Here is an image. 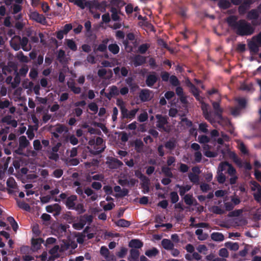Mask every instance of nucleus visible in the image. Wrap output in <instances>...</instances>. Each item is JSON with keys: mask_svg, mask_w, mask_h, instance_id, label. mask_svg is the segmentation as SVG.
<instances>
[{"mask_svg": "<svg viewBox=\"0 0 261 261\" xmlns=\"http://www.w3.org/2000/svg\"><path fill=\"white\" fill-rule=\"evenodd\" d=\"M109 41L108 38H106L102 41L101 44H99L97 48H94V51L95 53L97 51H100L101 53H106L107 50V44Z\"/></svg>", "mask_w": 261, "mask_h": 261, "instance_id": "dca6fc26", "label": "nucleus"}, {"mask_svg": "<svg viewBox=\"0 0 261 261\" xmlns=\"http://www.w3.org/2000/svg\"><path fill=\"white\" fill-rule=\"evenodd\" d=\"M43 242V240L41 238L34 239L33 238L32 239V250H37L40 248L41 244Z\"/></svg>", "mask_w": 261, "mask_h": 261, "instance_id": "4be33fe9", "label": "nucleus"}, {"mask_svg": "<svg viewBox=\"0 0 261 261\" xmlns=\"http://www.w3.org/2000/svg\"><path fill=\"white\" fill-rule=\"evenodd\" d=\"M135 149L138 153H141L143 151L144 144L140 139H136L134 142Z\"/></svg>", "mask_w": 261, "mask_h": 261, "instance_id": "412c9836", "label": "nucleus"}, {"mask_svg": "<svg viewBox=\"0 0 261 261\" xmlns=\"http://www.w3.org/2000/svg\"><path fill=\"white\" fill-rule=\"evenodd\" d=\"M198 142L201 144H205L210 142V138L207 136L201 135L199 136L198 138Z\"/></svg>", "mask_w": 261, "mask_h": 261, "instance_id": "864d4df0", "label": "nucleus"}, {"mask_svg": "<svg viewBox=\"0 0 261 261\" xmlns=\"http://www.w3.org/2000/svg\"><path fill=\"white\" fill-rule=\"evenodd\" d=\"M109 166L111 169H117L123 165V163L117 159L112 158L108 162Z\"/></svg>", "mask_w": 261, "mask_h": 261, "instance_id": "f3484780", "label": "nucleus"}, {"mask_svg": "<svg viewBox=\"0 0 261 261\" xmlns=\"http://www.w3.org/2000/svg\"><path fill=\"white\" fill-rule=\"evenodd\" d=\"M161 244L163 247L167 250H170L173 249V247L174 246L171 241L167 239H163L161 242Z\"/></svg>", "mask_w": 261, "mask_h": 261, "instance_id": "5701e85b", "label": "nucleus"}, {"mask_svg": "<svg viewBox=\"0 0 261 261\" xmlns=\"http://www.w3.org/2000/svg\"><path fill=\"white\" fill-rule=\"evenodd\" d=\"M218 6L220 9L226 10L231 7V4L227 0H220L218 2Z\"/></svg>", "mask_w": 261, "mask_h": 261, "instance_id": "a878e982", "label": "nucleus"}, {"mask_svg": "<svg viewBox=\"0 0 261 261\" xmlns=\"http://www.w3.org/2000/svg\"><path fill=\"white\" fill-rule=\"evenodd\" d=\"M103 140L100 137H97L95 140V144L93 147V149H90L88 147L89 151L90 153L96 155L104 151L106 148V145L104 144Z\"/></svg>", "mask_w": 261, "mask_h": 261, "instance_id": "f03ea898", "label": "nucleus"}, {"mask_svg": "<svg viewBox=\"0 0 261 261\" xmlns=\"http://www.w3.org/2000/svg\"><path fill=\"white\" fill-rule=\"evenodd\" d=\"M161 170L166 177L169 178H172L173 177L171 168L167 166H163L161 168Z\"/></svg>", "mask_w": 261, "mask_h": 261, "instance_id": "2f4dec72", "label": "nucleus"}, {"mask_svg": "<svg viewBox=\"0 0 261 261\" xmlns=\"http://www.w3.org/2000/svg\"><path fill=\"white\" fill-rule=\"evenodd\" d=\"M159 80L157 73L155 71L150 72L147 75L145 80V84L149 87H152Z\"/></svg>", "mask_w": 261, "mask_h": 261, "instance_id": "7ed1b4c3", "label": "nucleus"}, {"mask_svg": "<svg viewBox=\"0 0 261 261\" xmlns=\"http://www.w3.org/2000/svg\"><path fill=\"white\" fill-rule=\"evenodd\" d=\"M29 71V67L27 65H23L19 70V73L21 76H25Z\"/></svg>", "mask_w": 261, "mask_h": 261, "instance_id": "603ef678", "label": "nucleus"}, {"mask_svg": "<svg viewBox=\"0 0 261 261\" xmlns=\"http://www.w3.org/2000/svg\"><path fill=\"white\" fill-rule=\"evenodd\" d=\"M77 196L75 195H72L67 198V199L65 201L66 207L69 209H73L75 205V201L77 200Z\"/></svg>", "mask_w": 261, "mask_h": 261, "instance_id": "4468645a", "label": "nucleus"}, {"mask_svg": "<svg viewBox=\"0 0 261 261\" xmlns=\"http://www.w3.org/2000/svg\"><path fill=\"white\" fill-rule=\"evenodd\" d=\"M232 158L233 162L239 167L242 168L244 167L247 170H250L252 169V166L249 162H245L243 163L242 160L235 153H233Z\"/></svg>", "mask_w": 261, "mask_h": 261, "instance_id": "39448f33", "label": "nucleus"}, {"mask_svg": "<svg viewBox=\"0 0 261 261\" xmlns=\"http://www.w3.org/2000/svg\"><path fill=\"white\" fill-rule=\"evenodd\" d=\"M237 101H238L240 109H243L245 108L246 106V100L245 98H239L237 99Z\"/></svg>", "mask_w": 261, "mask_h": 261, "instance_id": "e2e57ef3", "label": "nucleus"}, {"mask_svg": "<svg viewBox=\"0 0 261 261\" xmlns=\"http://www.w3.org/2000/svg\"><path fill=\"white\" fill-rule=\"evenodd\" d=\"M85 225V222H83V221L81 219H80V222L73 224V226L75 229L80 230L83 228Z\"/></svg>", "mask_w": 261, "mask_h": 261, "instance_id": "69168bd1", "label": "nucleus"}, {"mask_svg": "<svg viewBox=\"0 0 261 261\" xmlns=\"http://www.w3.org/2000/svg\"><path fill=\"white\" fill-rule=\"evenodd\" d=\"M117 226L121 227H128L131 223L130 221L126 220L124 219H120L115 222Z\"/></svg>", "mask_w": 261, "mask_h": 261, "instance_id": "cd10ccee", "label": "nucleus"}, {"mask_svg": "<svg viewBox=\"0 0 261 261\" xmlns=\"http://www.w3.org/2000/svg\"><path fill=\"white\" fill-rule=\"evenodd\" d=\"M111 5L112 7H117L118 8L121 7L124 5L125 3L121 0H111L110 2Z\"/></svg>", "mask_w": 261, "mask_h": 261, "instance_id": "09e8293b", "label": "nucleus"}, {"mask_svg": "<svg viewBox=\"0 0 261 261\" xmlns=\"http://www.w3.org/2000/svg\"><path fill=\"white\" fill-rule=\"evenodd\" d=\"M110 11L112 13L111 17L113 20L118 21L119 20V16L118 15L117 9L116 8L112 7L110 9Z\"/></svg>", "mask_w": 261, "mask_h": 261, "instance_id": "c9c22d12", "label": "nucleus"}, {"mask_svg": "<svg viewBox=\"0 0 261 261\" xmlns=\"http://www.w3.org/2000/svg\"><path fill=\"white\" fill-rule=\"evenodd\" d=\"M171 202L173 204L176 203L179 200V196L176 192H171L170 193Z\"/></svg>", "mask_w": 261, "mask_h": 261, "instance_id": "37998d69", "label": "nucleus"}, {"mask_svg": "<svg viewBox=\"0 0 261 261\" xmlns=\"http://www.w3.org/2000/svg\"><path fill=\"white\" fill-rule=\"evenodd\" d=\"M114 73L116 76L118 78L121 77H126L128 73V69L124 66L120 68L116 67L113 69Z\"/></svg>", "mask_w": 261, "mask_h": 261, "instance_id": "1a4fd4ad", "label": "nucleus"}, {"mask_svg": "<svg viewBox=\"0 0 261 261\" xmlns=\"http://www.w3.org/2000/svg\"><path fill=\"white\" fill-rule=\"evenodd\" d=\"M203 115L207 120H208L211 123H213L215 122L214 118L212 117L211 113L208 111L204 112L203 113Z\"/></svg>", "mask_w": 261, "mask_h": 261, "instance_id": "5fc2aeb1", "label": "nucleus"}, {"mask_svg": "<svg viewBox=\"0 0 261 261\" xmlns=\"http://www.w3.org/2000/svg\"><path fill=\"white\" fill-rule=\"evenodd\" d=\"M159 253V250L156 248H153L151 249L147 250L145 251V255L150 257L155 256Z\"/></svg>", "mask_w": 261, "mask_h": 261, "instance_id": "a19ab883", "label": "nucleus"}, {"mask_svg": "<svg viewBox=\"0 0 261 261\" xmlns=\"http://www.w3.org/2000/svg\"><path fill=\"white\" fill-rule=\"evenodd\" d=\"M146 61V58L140 55H136L132 59L133 64L136 67L142 65Z\"/></svg>", "mask_w": 261, "mask_h": 261, "instance_id": "9b49d317", "label": "nucleus"}, {"mask_svg": "<svg viewBox=\"0 0 261 261\" xmlns=\"http://www.w3.org/2000/svg\"><path fill=\"white\" fill-rule=\"evenodd\" d=\"M229 165V163L227 162H221L218 167V171L223 172L228 169Z\"/></svg>", "mask_w": 261, "mask_h": 261, "instance_id": "de8ad7c7", "label": "nucleus"}, {"mask_svg": "<svg viewBox=\"0 0 261 261\" xmlns=\"http://www.w3.org/2000/svg\"><path fill=\"white\" fill-rule=\"evenodd\" d=\"M259 17V13L257 10L252 9L250 10L247 14V18L250 19H257Z\"/></svg>", "mask_w": 261, "mask_h": 261, "instance_id": "7c9ffc66", "label": "nucleus"}, {"mask_svg": "<svg viewBox=\"0 0 261 261\" xmlns=\"http://www.w3.org/2000/svg\"><path fill=\"white\" fill-rule=\"evenodd\" d=\"M184 200L186 204L191 205L193 203V197L192 195L186 194L184 196Z\"/></svg>", "mask_w": 261, "mask_h": 261, "instance_id": "49530a36", "label": "nucleus"}, {"mask_svg": "<svg viewBox=\"0 0 261 261\" xmlns=\"http://www.w3.org/2000/svg\"><path fill=\"white\" fill-rule=\"evenodd\" d=\"M150 47V45L147 43H144L140 45L138 47V51L142 54H145L148 49Z\"/></svg>", "mask_w": 261, "mask_h": 261, "instance_id": "c03bdc74", "label": "nucleus"}, {"mask_svg": "<svg viewBox=\"0 0 261 261\" xmlns=\"http://www.w3.org/2000/svg\"><path fill=\"white\" fill-rule=\"evenodd\" d=\"M81 219L83 222H85V224L87 222L90 224L93 221V216L92 215L85 214L82 216Z\"/></svg>", "mask_w": 261, "mask_h": 261, "instance_id": "58836bf2", "label": "nucleus"}, {"mask_svg": "<svg viewBox=\"0 0 261 261\" xmlns=\"http://www.w3.org/2000/svg\"><path fill=\"white\" fill-rule=\"evenodd\" d=\"M17 202L18 206L20 208L26 211H30L31 207H30V205L28 203H27L23 201H20V200L19 201L17 200Z\"/></svg>", "mask_w": 261, "mask_h": 261, "instance_id": "e433bc0d", "label": "nucleus"}, {"mask_svg": "<svg viewBox=\"0 0 261 261\" xmlns=\"http://www.w3.org/2000/svg\"><path fill=\"white\" fill-rule=\"evenodd\" d=\"M74 5L77 6L82 9H84L86 7L89 9H92L93 7V3L91 1L87 0H75L73 3Z\"/></svg>", "mask_w": 261, "mask_h": 261, "instance_id": "0eeeda50", "label": "nucleus"}, {"mask_svg": "<svg viewBox=\"0 0 261 261\" xmlns=\"http://www.w3.org/2000/svg\"><path fill=\"white\" fill-rule=\"evenodd\" d=\"M30 142L24 136H21L19 138V145L20 148H26L29 145Z\"/></svg>", "mask_w": 261, "mask_h": 261, "instance_id": "c85d7f7f", "label": "nucleus"}, {"mask_svg": "<svg viewBox=\"0 0 261 261\" xmlns=\"http://www.w3.org/2000/svg\"><path fill=\"white\" fill-rule=\"evenodd\" d=\"M30 17L32 20L42 24H44L46 22L44 16L36 11L31 12Z\"/></svg>", "mask_w": 261, "mask_h": 261, "instance_id": "6e6552de", "label": "nucleus"}, {"mask_svg": "<svg viewBox=\"0 0 261 261\" xmlns=\"http://www.w3.org/2000/svg\"><path fill=\"white\" fill-rule=\"evenodd\" d=\"M10 105V102L9 101V100L8 99H5L4 101L0 100V109H4L5 108H9Z\"/></svg>", "mask_w": 261, "mask_h": 261, "instance_id": "680f3d73", "label": "nucleus"}, {"mask_svg": "<svg viewBox=\"0 0 261 261\" xmlns=\"http://www.w3.org/2000/svg\"><path fill=\"white\" fill-rule=\"evenodd\" d=\"M127 249L125 247H121L119 251L116 253L117 256L119 258H123L126 255Z\"/></svg>", "mask_w": 261, "mask_h": 261, "instance_id": "13d9d810", "label": "nucleus"}, {"mask_svg": "<svg viewBox=\"0 0 261 261\" xmlns=\"http://www.w3.org/2000/svg\"><path fill=\"white\" fill-rule=\"evenodd\" d=\"M2 122L6 123L8 125H11L13 127H16L17 126V122L15 119H12V117L11 115H7L2 119Z\"/></svg>", "mask_w": 261, "mask_h": 261, "instance_id": "a211bd4d", "label": "nucleus"}, {"mask_svg": "<svg viewBox=\"0 0 261 261\" xmlns=\"http://www.w3.org/2000/svg\"><path fill=\"white\" fill-rule=\"evenodd\" d=\"M140 255V252L138 250L136 249H131L130 250V255L128 257L129 261H138Z\"/></svg>", "mask_w": 261, "mask_h": 261, "instance_id": "aec40b11", "label": "nucleus"}, {"mask_svg": "<svg viewBox=\"0 0 261 261\" xmlns=\"http://www.w3.org/2000/svg\"><path fill=\"white\" fill-rule=\"evenodd\" d=\"M109 250L106 246H102L100 248V253L106 259L108 258V255L109 254Z\"/></svg>", "mask_w": 261, "mask_h": 261, "instance_id": "4d7b16f0", "label": "nucleus"}, {"mask_svg": "<svg viewBox=\"0 0 261 261\" xmlns=\"http://www.w3.org/2000/svg\"><path fill=\"white\" fill-rule=\"evenodd\" d=\"M59 250V246L58 245H55L49 251V253L52 255V256L49 257V260L54 259L55 258L59 257V255L58 254Z\"/></svg>", "mask_w": 261, "mask_h": 261, "instance_id": "bb28decb", "label": "nucleus"}, {"mask_svg": "<svg viewBox=\"0 0 261 261\" xmlns=\"http://www.w3.org/2000/svg\"><path fill=\"white\" fill-rule=\"evenodd\" d=\"M228 25L240 36H250L253 34L254 29L245 19L238 20V17L230 15L226 18Z\"/></svg>", "mask_w": 261, "mask_h": 261, "instance_id": "f257e3e1", "label": "nucleus"}, {"mask_svg": "<svg viewBox=\"0 0 261 261\" xmlns=\"http://www.w3.org/2000/svg\"><path fill=\"white\" fill-rule=\"evenodd\" d=\"M16 38L18 40L20 46L24 51H29L31 49V45H28L29 39L26 37H23L22 38L19 36H16Z\"/></svg>", "mask_w": 261, "mask_h": 261, "instance_id": "ddd939ff", "label": "nucleus"}, {"mask_svg": "<svg viewBox=\"0 0 261 261\" xmlns=\"http://www.w3.org/2000/svg\"><path fill=\"white\" fill-rule=\"evenodd\" d=\"M88 108L92 111L94 112V113H97L98 110V107L97 104L95 102H91L89 103L88 106Z\"/></svg>", "mask_w": 261, "mask_h": 261, "instance_id": "774afa93", "label": "nucleus"}, {"mask_svg": "<svg viewBox=\"0 0 261 261\" xmlns=\"http://www.w3.org/2000/svg\"><path fill=\"white\" fill-rule=\"evenodd\" d=\"M6 184L7 187L10 188L15 189L17 187L15 180L12 177H10L8 178Z\"/></svg>", "mask_w": 261, "mask_h": 261, "instance_id": "ea45409f", "label": "nucleus"}, {"mask_svg": "<svg viewBox=\"0 0 261 261\" xmlns=\"http://www.w3.org/2000/svg\"><path fill=\"white\" fill-rule=\"evenodd\" d=\"M73 210L78 211L79 214H83L86 211L83 204L81 203H79L76 205H75Z\"/></svg>", "mask_w": 261, "mask_h": 261, "instance_id": "0e129e2a", "label": "nucleus"}, {"mask_svg": "<svg viewBox=\"0 0 261 261\" xmlns=\"http://www.w3.org/2000/svg\"><path fill=\"white\" fill-rule=\"evenodd\" d=\"M152 91L148 89H142L139 93V97L142 102L149 101L151 99Z\"/></svg>", "mask_w": 261, "mask_h": 261, "instance_id": "423d86ee", "label": "nucleus"}, {"mask_svg": "<svg viewBox=\"0 0 261 261\" xmlns=\"http://www.w3.org/2000/svg\"><path fill=\"white\" fill-rule=\"evenodd\" d=\"M108 49L114 55L118 54L120 50L119 46L116 43H112L108 46Z\"/></svg>", "mask_w": 261, "mask_h": 261, "instance_id": "473e14b6", "label": "nucleus"}, {"mask_svg": "<svg viewBox=\"0 0 261 261\" xmlns=\"http://www.w3.org/2000/svg\"><path fill=\"white\" fill-rule=\"evenodd\" d=\"M188 177L193 184L195 185L199 184V176L198 175L190 172L188 174Z\"/></svg>", "mask_w": 261, "mask_h": 261, "instance_id": "c756f323", "label": "nucleus"}, {"mask_svg": "<svg viewBox=\"0 0 261 261\" xmlns=\"http://www.w3.org/2000/svg\"><path fill=\"white\" fill-rule=\"evenodd\" d=\"M169 81L170 84L173 86H177L180 84L179 81L177 77L174 75L170 76Z\"/></svg>", "mask_w": 261, "mask_h": 261, "instance_id": "3c124183", "label": "nucleus"}, {"mask_svg": "<svg viewBox=\"0 0 261 261\" xmlns=\"http://www.w3.org/2000/svg\"><path fill=\"white\" fill-rule=\"evenodd\" d=\"M217 179L219 184H223L226 181V176L222 172H218Z\"/></svg>", "mask_w": 261, "mask_h": 261, "instance_id": "8fccbe9b", "label": "nucleus"}, {"mask_svg": "<svg viewBox=\"0 0 261 261\" xmlns=\"http://www.w3.org/2000/svg\"><path fill=\"white\" fill-rule=\"evenodd\" d=\"M67 45L70 49L73 51H76L77 50V45L73 40L67 39Z\"/></svg>", "mask_w": 261, "mask_h": 261, "instance_id": "a18cd8bd", "label": "nucleus"}, {"mask_svg": "<svg viewBox=\"0 0 261 261\" xmlns=\"http://www.w3.org/2000/svg\"><path fill=\"white\" fill-rule=\"evenodd\" d=\"M210 211L212 213L218 215H222L224 213V211L223 209L216 205L212 206Z\"/></svg>", "mask_w": 261, "mask_h": 261, "instance_id": "79ce46f5", "label": "nucleus"}, {"mask_svg": "<svg viewBox=\"0 0 261 261\" xmlns=\"http://www.w3.org/2000/svg\"><path fill=\"white\" fill-rule=\"evenodd\" d=\"M11 46L15 50H18L20 48V45L18 40L17 39L16 36L10 42Z\"/></svg>", "mask_w": 261, "mask_h": 261, "instance_id": "72a5a7b5", "label": "nucleus"}, {"mask_svg": "<svg viewBox=\"0 0 261 261\" xmlns=\"http://www.w3.org/2000/svg\"><path fill=\"white\" fill-rule=\"evenodd\" d=\"M176 146V144L174 141L169 140L166 142L165 144V147L167 149L170 150H173Z\"/></svg>", "mask_w": 261, "mask_h": 261, "instance_id": "052dcab7", "label": "nucleus"}, {"mask_svg": "<svg viewBox=\"0 0 261 261\" xmlns=\"http://www.w3.org/2000/svg\"><path fill=\"white\" fill-rule=\"evenodd\" d=\"M110 90V92L114 96H117L119 94L118 88L116 86H112L109 87Z\"/></svg>", "mask_w": 261, "mask_h": 261, "instance_id": "338daca9", "label": "nucleus"}, {"mask_svg": "<svg viewBox=\"0 0 261 261\" xmlns=\"http://www.w3.org/2000/svg\"><path fill=\"white\" fill-rule=\"evenodd\" d=\"M155 118L157 119L156 127L159 129H162L164 131H166L165 126L168 123V118L167 116H163L161 114H157L155 115Z\"/></svg>", "mask_w": 261, "mask_h": 261, "instance_id": "20e7f679", "label": "nucleus"}, {"mask_svg": "<svg viewBox=\"0 0 261 261\" xmlns=\"http://www.w3.org/2000/svg\"><path fill=\"white\" fill-rule=\"evenodd\" d=\"M225 246L233 251H237L239 249V246L238 243H232L230 242H226L225 244Z\"/></svg>", "mask_w": 261, "mask_h": 261, "instance_id": "f704fd0d", "label": "nucleus"}, {"mask_svg": "<svg viewBox=\"0 0 261 261\" xmlns=\"http://www.w3.org/2000/svg\"><path fill=\"white\" fill-rule=\"evenodd\" d=\"M46 210L48 213L55 212L54 216H56L60 214L61 207L58 203H55L46 206Z\"/></svg>", "mask_w": 261, "mask_h": 261, "instance_id": "9d476101", "label": "nucleus"}, {"mask_svg": "<svg viewBox=\"0 0 261 261\" xmlns=\"http://www.w3.org/2000/svg\"><path fill=\"white\" fill-rule=\"evenodd\" d=\"M248 46L251 55H256L259 51V44L254 40L248 43Z\"/></svg>", "mask_w": 261, "mask_h": 261, "instance_id": "2eb2a0df", "label": "nucleus"}, {"mask_svg": "<svg viewBox=\"0 0 261 261\" xmlns=\"http://www.w3.org/2000/svg\"><path fill=\"white\" fill-rule=\"evenodd\" d=\"M148 118V116L147 113L146 112H144L139 115L138 117V120L140 122H143L146 121Z\"/></svg>", "mask_w": 261, "mask_h": 261, "instance_id": "6e6d98bb", "label": "nucleus"}, {"mask_svg": "<svg viewBox=\"0 0 261 261\" xmlns=\"http://www.w3.org/2000/svg\"><path fill=\"white\" fill-rule=\"evenodd\" d=\"M143 246V242L138 239H132L128 244V246L132 249H139L142 248Z\"/></svg>", "mask_w": 261, "mask_h": 261, "instance_id": "6ab92c4d", "label": "nucleus"}, {"mask_svg": "<svg viewBox=\"0 0 261 261\" xmlns=\"http://www.w3.org/2000/svg\"><path fill=\"white\" fill-rule=\"evenodd\" d=\"M176 187L179 189V193L181 196L185 195V193L191 189V186L190 185L182 186L177 184L176 185Z\"/></svg>", "mask_w": 261, "mask_h": 261, "instance_id": "393cba45", "label": "nucleus"}, {"mask_svg": "<svg viewBox=\"0 0 261 261\" xmlns=\"http://www.w3.org/2000/svg\"><path fill=\"white\" fill-rule=\"evenodd\" d=\"M213 109L215 110V114L219 120L223 119L222 116L223 110L220 108L219 102L214 101L212 103Z\"/></svg>", "mask_w": 261, "mask_h": 261, "instance_id": "f8f14e48", "label": "nucleus"}, {"mask_svg": "<svg viewBox=\"0 0 261 261\" xmlns=\"http://www.w3.org/2000/svg\"><path fill=\"white\" fill-rule=\"evenodd\" d=\"M55 131L59 134H62L64 132H67L68 128L65 125L58 123L57 124V127L55 128Z\"/></svg>", "mask_w": 261, "mask_h": 261, "instance_id": "4c0bfd02", "label": "nucleus"}, {"mask_svg": "<svg viewBox=\"0 0 261 261\" xmlns=\"http://www.w3.org/2000/svg\"><path fill=\"white\" fill-rule=\"evenodd\" d=\"M211 239L216 242H221L224 240V235L220 232H213L211 235Z\"/></svg>", "mask_w": 261, "mask_h": 261, "instance_id": "b1692460", "label": "nucleus"}, {"mask_svg": "<svg viewBox=\"0 0 261 261\" xmlns=\"http://www.w3.org/2000/svg\"><path fill=\"white\" fill-rule=\"evenodd\" d=\"M227 173L230 176L231 175H235L237 174L236 169L233 167V166L229 164V165L228 167V169H227Z\"/></svg>", "mask_w": 261, "mask_h": 261, "instance_id": "bf43d9fd", "label": "nucleus"}]
</instances>
